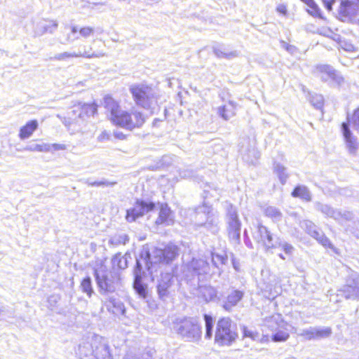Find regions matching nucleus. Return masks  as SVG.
Masks as SVG:
<instances>
[{"mask_svg": "<svg viewBox=\"0 0 359 359\" xmlns=\"http://www.w3.org/2000/svg\"><path fill=\"white\" fill-rule=\"evenodd\" d=\"M155 208L156 205L154 203L137 199L133 207L126 210V220L129 223L134 222L147 213L154 210Z\"/></svg>", "mask_w": 359, "mask_h": 359, "instance_id": "nucleus-3", "label": "nucleus"}, {"mask_svg": "<svg viewBox=\"0 0 359 359\" xmlns=\"http://www.w3.org/2000/svg\"><path fill=\"white\" fill-rule=\"evenodd\" d=\"M79 111V116L83 118L84 116H93L97 114L98 105L96 102L90 103H78L76 105Z\"/></svg>", "mask_w": 359, "mask_h": 359, "instance_id": "nucleus-10", "label": "nucleus"}, {"mask_svg": "<svg viewBox=\"0 0 359 359\" xmlns=\"http://www.w3.org/2000/svg\"><path fill=\"white\" fill-rule=\"evenodd\" d=\"M172 211L167 203H163L160 205L158 216L155 221L158 226L168 224L171 220Z\"/></svg>", "mask_w": 359, "mask_h": 359, "instance_id": "nucleus-12", "label": "nucleus"}, {"mask_svg": "<svg viewBox=\"0 0 359 359\" xmlns=\"http://www.w3.org/2000/svg\"><path fill=\"white\" fill-rule=\"evenodd\" d=\"M279 327L280 329L271 337L272 341L274 342L285 341L290 337V334L285 326H280Z\"/></svg>", "mask_w": 359, "mask_h": 359, "instance_id": "nucleus-20", "label": "nucleus"}, {"mask_svg": "<svg viewBox=\"0 0 359 359\" xmlns=\"http://www.w3.org/2000/svg\"><path fill=\"white\" fill-rule=\"evenodd\" d=\"M71 32L72 34L78 33L79 36L88 38L94 34L95 29L93 27L90 26L82 27L80 28L73 26L71 28Z\"/></svg>", "mask_w": 359, "mask_h": 359, "instance_id": "nucleus-19", "label": "nucleus"}, {"mask_svg": "<svg viewBox=\"0 0 359 359\" xmlns=\"http://www.w3.org/2000/svg\"><path fill=\"white\" fill-rule=\"evenodd\" d=\"M38 128V121L33 119L27 122L20 129L19 137L20 139H26L30 137Z\"/></svg>", "mask_w": 359, "mask_h": 359, "instance_id": "nucleus-13", "label": "nucleus"}, {"mask_svg": "<svg viewBox=\"0 0 359 359\" xmlns=\"http://www.w3.org/2000/svg\"><path fill=\"white\" fill-rule=\"evenodd\" d=\"M136 268L138 271L135 274L133 288L140 297L146 298L147 295V286L142 282V276L140 274L142 268L139 262H137Z\"/></svg>", "mask_w": 359, "mask_h": 359, "instance_id": "nucleus-7", "label": "nucleus"}, {"mask_svg": "<svg viewBox=\"0 0 359 359\" xmlns=\"http://www.w3.org/2000/svg\"><path fill=\"white\" fill-rule=\"evenodd\" d=\"M50 146V150H64L66 149V146L65 144H53Z\"/></svg>", "mask_w": 359, "mask_h": 359, "instance_id": "nucleus-34", "label": "nucleus"}, {"mask_svg": "<svg viewBox=\"0 0 359 359\" xmlns=\"http://www.w3.org/2000/svg\"><path fill=\"white\" fill-rule=\"evenodd\" d=\"M341 128H342L343 135L344 136L345 140H349L350 138L353 137L351 136V132L349 130V128H348V126L347 123H342Z\"/></svg>", "mask_w": 359, "mask_h": 359, "instance_id": "nucleus-30", "label": "nucleus"}, {"mask_svg": "<svg viewBox=\"0 0 359 359\" xmlns=\"http://www.w3.org/2000/svg\"><path fill=\"white\" fill-rule=\"evenodd\" d=\"M103 107L108 119L116 126L133 130L141 128L145 123V117L142 112L123 110L119 102L110 95L104 97Z\"/></svg>", "mask_w": 359, "mask_h": 359, "instance_id": "nucleus-1", "label": "nucleus"}, {"mask_svg": "<svg viewBox=\"0 0 359 359\" xmlns=\"http://www.w3.org/2000/svg\"><path fill=\"white\" fill-rule=\"evenodd\" d=\"M84 56L85 55H82L81 53L76 54V53H63L56 55L55 59L61 60H65V59L69 58V57H84Z\"/></svg>", "mask_w": 359, "mask_h": 359, "instance_id": "nucleus-28", "label": "nucleus"}, {"mask_svg": "<svg viewBox=\"0 0 359 359\" xmlns=\"http://www.w3.org/2000/svg\"><path fill=\"white\" fill-rule=\"evenodd\" d=\"M320 77L323 81H327L329 79H336L335 71L330 69L329 67H324L319 70Z\"/></svg>", "mask_w": 359, "mask_h": 359, "instance_id": "nucleus-21", "label": "nucleus"}, {"mask_svg": "<svg viewBox=\"0 0 359 359\" xmlns=\"http://www.w3.org/2000/svg\"><path fill=\"white\" fill-rule=\"evenodd\" d=\"M307 8L306 12L315 18L325 19L323 12L315 0H305L302 1Z\"/></svg>", "mask_w": 359, "mask_h": 359, "instance_id": "nucleus-14", "label": "nucleus"}, {"mask_svg": "<svg viewBox=\"0 0 359 359\" xmlns=\"http://www.w3.org/2000/svg\"><path fill=\"white\" fill-rule=\"evenodd\" d=\"M258 242L266 249H270L274 247L271 233L263 225L258 226Z\"/></svg>", "mask_w": 359, "mask_h": 359, "instance_id": "nucleus-9", "label": "nucleus"}, {"mask_svg": "<svg viewBox=\"0 0 359 359\" xmlns=\"http://www.w3.org/2000/svg\"><path fill=\"white\" fill-rule=\"evenodd\" d=\"M177 332L183 337H194L201 333L200 325L191 320L184 318L177 325Z\"/></svg>", "mask_w": 359, "mask_h": 359, "instance_id": "nucleus-5", "label": "nucleus"}, {"mask_svg": "<svg viewBox=\"0 0 359 359\" xmlns=\"http://www.w3.org/2000/svg\"><path fill=\"white\" fill-rule=\"evenodd\" d=\"M80 287L83 292L87 294L88 297H91L93 293V289L92 287L91 279L89 276L82 279Z\"/></svg>", "mask_w": 359, "mask_h": 359, "instance_id": "nucleus-22", "label": "nucleus"}, {"mask_svg": "<svg viewBox=\"0 0 359 359\" xmlns=\"http://www.w3.org/2000/svg\"><path fill=\"white\" fill-rule=\"evenodd\" d=\"M241 222L236 213L229 215L227 232L230 240L238 242L240 240Z\"/></svg>", "mask_w": 359, "mask_h": 359, "instance_id": "nucleus-6", "label": "nucleus"}, {"mask_svg": "<svg viewBox=\"0 0 359 359\" xmlns=\"http://www.w3.org/2000/svg\"><path fill=\"white\" fill-rule=\"evenodd\" d=\"M94 275L101 292L107 293L114 291V281L107 275L100 276L97 270L94 271Z\"/></svg>", "mask_w": 359, "mask_h": 359, "instance_id": "nucleus-8", "label": "nucleus"}, {"mask_svg": "<svg viewBox=\"0 0 359 359\" xmlns=\"http://www.w3.org/2000/svg\"><path fill=\"white\" fill-rule=\"evenodd\" d=\"M203 318H204L205 323V337L206 339H210L212 337V323H213L212 318L210 316L207 315V314H205Z\"/></svg>", "mask_w": 359, "mask_h": 359, "instance_id": "nucleus-24", "label": "nucleus"}, {"mask_svg": "<svg viewBox=\"0 0 359 359\" xmlns=\"http://www.w3.org/2000/svg\"><path fill=\"white\" fill-rule=\"evenodd\" d=\"M109 139V134L107 132H102L98 137V140L100 142H103Z\"/></svg>", "mask_w": 359, "mask_h": 359, "instance_id": "nucleus-35", "label": "nucleus"}, {"mask_svg": "<svg viewBox=\"0 0 359 359\" xmlns=\"http://www.w3.org/2000/svg\"><path fill=\"white\" fill-rule=\"evenodd\" d=\"M57 23L55 21H50L48 25H46L43 27L44 32H52L53 29H56Z\"/></svg>", "mask_w": 359, "mask_h": 359, "instance_id": "nucleus-32", "label": "nucleus"}, {"mask_svg": "<svg viewBox=\"0 0 359 359\" xmlns=\"http://www.w3.org/2000/svg\"><path fill=\"white\" fill-rule=\"evenodd\" d=\"M114 137L118 140H126L127 136L122 132H118L114 133Z\"/></svg>", "mask_w": 359, "mask_h": 359, "instance_id": "nucleus-39", "label": "nucleus"}, {"mask_svg": "<svg viewBox=\"0 0 359 359\" xmlns=\"http://www.w3.org/2000/svg\"><path fill=\"white\" fill-rule=\"evenodd\" d=\"M291 195L294 198H299L304 201H311V194L309 189L304 185H297L292 190Z\"/></svg>", "mask_w": 359, "mask_h": 359, "instance_id": "nucleus-15", "label": "nucleus"}, {"mask_svg": "<svg viewBox=\"0 0 359 359\" xmlns=\"http://www.w3.org/2000/svg\"><path fill=\"white\" fill-rule=\"evenodd\" d=\"M346 142L350 151L354 152L357 149L358 146L354 137L346 140Z\"/></svg>", "mask_w": 359, "mask_h": 359, "instance_id": "nucleus-29", "label": "nucleus"}, {"mask_svg": "<svg viewBox=\"0 0 359 359\" xmlns=\"http://www.w3.org/2000/svg\"><path fill=\"white\" fill-rule=\"evenodd\" d=\"M292 249H293L292 246L290 244H285L283 246V250L287 254L291 253V252L292 251Z\"/></svg>", "mask_w": 359, "mask_h": 359, "instance_id": "nucleus-37", "label": "nucleus"}, {"mask_svg": "<svg viewBox=\"0 0 359 359\" xmlns=\"http://www.w3.org/2000/svg\"><path fill=\"white\" fill-rule=\"evenodd\" d=\"M276 9H277L278 12H279L280 13H282L284 15L287 13V7L285 5L280 4L277 7Z\"/></svg>", "mask_w": 359, "mask_h": 359, "instance_id": "nucleus-36", "label": "nucleus"}, {"mask_svg": "<svg viewBox=\"0 0 359 359\" xmlns=\"http://www.w3.org/2000/svg\"><path fill=\"white\" fill-rule=\"evenodd\" d=\"M107 302L109 303V304H107V309L109 311H111L112 313H116V311L123 310V308H122L123 305L116 302L115 299L109 298L108 299Z\"/></svg>", "mask_w": 359, "mask_h": 359, "instance_id": "nucleus-25", "label": "nucleus"}, {"mask_svg": "<svg viewBox=\"0 0 359 359\" xmlns=\"http://www.w3.org/2000/svg\"><path fill=\"white\" fill-rule=\"evenodd\" d=\"M354 114L356 115L359 118V108L355 110Z\"/></svg>", "mask_w": 359, "mask_h": 359, "instance_id": "nucleus-40", "label": "nucleus"}, {"mask_svg": "<svg viewBox=\"0 0 359 359\" xmlns=\"http://www.w3.org/2000/svg\"><path fill=\"white\" fill-rule=\"evenodd\" d=\"M321 1L328 11L332 10V6L335 3V0H321Z\"/></svg>", "mask_w": 359, "mask_h": 359, "instance_id": "nucleus-31", "label": "nucleus"}, {"mask_svg": "<svg viewBox=\"0 0 359 359\" xmlns=\"http://www.w3.org/2000/svg\"><path fill=\"white\" fill-rule=\"evenodd\" d=\"M313 236L315 239L324 247L334 249V246L332 244L331 241L324 234H320L318 232L315 231Z\"/></svg>", "mask_w": 359, "mask_h": 359, "instance_id": "nucleus-23", "label": "nucleus"}, {"mask_svg": "<svg viewBox=\"0 0 359 359\" xmlns=\"http://www.w3.org/2000/svg\"><path fill=\"white\" fill-rule=\"evenodd\" d=\"M268 215L271 217H280L281 212L278 210H272L268 213Z\"/></svg>", "mask_w": 359, "mask_h": 359, "instance_id": "nucleus-38", "label": "nucleus"}, {"mask_svg": "<svg viewBox=\"0 0 359 359\" xmlns=\"http://www.w3.org/2000/svg\"><path fill=\"white\" fill-rule=\"evenodd\" d=\"M243 292L240 290H233L229 294L224 302L223 308L226 311H230L233 306L242 299Z\"/></svg>", "mask_w": 359, "mask_h": 359, "instance_id": "nucleus-11", "label": "nucleus"}, {"mask_svg": "<svg viewBox=\"0 0 359 359\" xmlns=\"http://www.w3.org/2000/svg\"><path fill=\"white\" fill-rule=\"evenodd\" d=\"M331 332L330 327H325L306 331L304 334L308 339H311L328 337L331 334Z\"/></svg>", "mask_w": 359, "mask_h": 359, "instance_id": "nucleus-17", "label": "nucleus"}, {"mask_svg": "<svg viewBox=\"0 0 359 359\" xmlns=\"http://www.w3.org/2000/svg\"><path fill=\"white\" fill-rule=\"evenodd\" d=\"M238 337L237 333L231 329V322L229 318H221L216 326L215 342L219 346H229Z\"/></svg>", "mask_w": 359, "mask_h": 359, "instance_id": "nucleus-2", "label": "nucleus"}, {"mask_svg": "<svg viewBox=\"0 0 359 359\" xmlns=\"http://www.w3.org/2000/svg\"><path fill=\"white\" fill-rule=\"evenodd\" d=\"M35 149L39 151H49L50 146L49 144H38L35 147Z\"/></svg>", "mask_w": 359, "mask_h": 359, "instance_id": "nucleus-33", "label": "nucleus"}, {"mask_svg": "<svg viewBox=\"0 0 359 359\" xmlns=\"http://www.w3.org/2000/svg\"><path fill=\"white\" fill-rule=\"evenodd\" d=\"M170 286V283H159L157 285V292L161 297H165L168 293V288Z\"/></svg>", "mask_w": 359, "mask_h": 359, "instance_id": "nucleus-26", "label": "nucleus"}, {"mask_svg": "<svg viewBox=\"0 0 359 359\" xmlns=\"http://www.w3.org/2000/svg\"><path fill=\"white\" fill-rule=\"evenodd\" d=\"M151 88L146 84L138 83L130 87L132 97L137 106L147 109L151 105Z\"/></svg>", "mask_w": 359, "mask_h": 359, "instance_id": "nucleus-4", "label": "nucleus"}, {"mask_svg": "<svg viewBox=\"0 0 359 359\" xmlns=\"http://www.w3.org/2000/svg\"><path fill=\"white\" fill-rule=\"evenodd\" d=\"M218 112L224 119L228 120L235 115V107L232 103H229L219 107Z\"/></svg>", "mask_w": 359, "mask_h": 359, "instance_id": "nucleus-18", "label": "nucleus"}, {"mask_svg": "<svg viewBox=\"0 0 359 359\" xmlns=\"http://www.w3.org/2000/svg\"><path fill=\"white\" fill-rule=\"evenodd\" d=\"M258 333L249 330L247 327H243V337L255 340L258 337Z\"/></svg>", "mask_w": 359, "mask_h": 359, "instance_id": "nucleus-27", "label": "nucleus"}, {"mask_svg": "<svg viewBox=\"0 0 359 359\" xmlns=\"http://www.w3.org/2000/svg\"><path fill=\"white\" fill-rule=\"evenodd\" d=\"M178 255V248L176 246H168L163 250L161 262L165 264H169L173 261Z\"/></svg>", "mask_w": 359, "mask_h": 359, "instance_id": "nucleus-16", "label": "nucleus"}]
</instances>
